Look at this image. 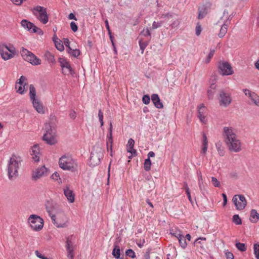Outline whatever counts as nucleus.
<instances>
[{
	"mask_svg": "<svg viewBox=\"0 0 259 259\" xmlns=\"http://www.w3.org/2000/svg\"><path fill=\"white\" fill-rule=\"evenodd\" d=\"M222 196H223V205L224 206H225L227 203V195L225 193H223L222 194Z\"/></svg>",
	"mask_w": 259,
	"mask_h": 259,
	"instance_id": "69168bd1",
	"label": "nucleus"
},
{
	"mask_svg": "<svg viewBox=\"0 0 259 259\" xmlns=\"http://www.w3.org/2000/svg\"><path fill=\"white\" fill-rule=\"evenodd\" d=\"M33 15L43 24H47L49 21V16L47 9L44 7L37 6L34 7L32 10Z\"/></svg>",
	"mask_w": 259,
	"mask_h": 259,
	"instance_id": "0eeeda50",
	"label": "nucleus"
},
{
	"mask_svg": "<svg viewBox=\"0 0 259 259\" xmlns=\"http://www.w3.org/2000/svg\"><path fill=\"white\" fill-rule=\"evenodd\" d=\"M60 167L64 170L74 171L77 170V164L76 161L69 155H64L59 160Z\"/></svg>",
	"mask_w": 259,
	"mask_h": 259,
	"instance_id": "20e7f679",
	"label": "nucleus"
},
{
	"mask_svg": "<svg viewBox=\"0 0 259 259\" xmlns=\"http://www.w3.org/2000/svg\"><path fill=\"white\" fill-rule=\"evenodd\" d=\"M20 54L22 58L32 65H38L41 63V60L36 57L33 53L22 47L20 50Z\"/></svg>",
	"mask_w": 259,
	"mask_h": 259,
	"instance_id": "6e6552de",
	"label": "nucleus"
},
{
	"mask_svg": "<svg viewBox=\"0 0 259 259\" xmlns=\"http://www.w3.org/2000/svg\"><path fill=\"white\" fill-rule=\"evenodd\" d=\"M55 45L56 48V49L60 51H62L64 49V47L63 46V44H62V41L59 39V40L55 41Z\"/></svg>",
	"mask_w": 259,
	"mask_h": 259,
	"instance_id": "e433bc0d",
	"label": "nucleus"
},
{
	"mask_svg": "<svg viewBox=\"0 0 259 259\" xmlns=\"http://www.w3.org/2000/svg\"><path fill=\"white\" fill-rule=\"evenodd\" d=\"M69 117L71 118V119H75L76 115V113L75 111H71L70 113H69Z\"/></svg>",
	"mask_w": 259,
	"mask_h": 259,
	"instance_id": "338daca9",
	"label": "nucleus"
},
{
	"mask_svg": "<svg viewBox=\"0 0 259 259\" xmlns=\"http://www.w3.org/2000/svg\"><path fill=\"white\" fill-rule=\"evenodd\" d=\"M142 101L145 104H148L150 102V98L149 96L148 95H144L142 98Z\"/></svg>",
	"mask_w": 259,
	"mask_h": 259,
	"instance_id": "3c124183",
	"label": "nucleus"
},
{
	"mask_svg": "<svg viewBox=\"0 0 259 259\" xmlns=\"http://www.w3.org/2000/svg\"><path fill=\"white\" fill-rule=\"evenodd\" d=\"M98 117H99L100 122L101 123V127H102L103 126V124H104V122H103L104 116H103V113L101 110H99Z\"/></svg>",
	"mask_w": 259,
	"mask_h": 259,
	"instance_id": "de8ad7c7",
	"label": "nucleus"
},
{
	"mask_svg": "<svg viewBox=\"0 0 259 259\" xmlns=\"http://www.w3.org/2000/svg\"><path fill=\"white\" fill-rule=\"evenodd\" d=\"M112 253L115 258L116 259L119 258L120 255V250L119 247L117 245H115Z\"/></svg>",
	"mask_w": 259,
	"mask_h": 259,
	"instance_id": "2f4dec72",
	"label": "nucleus"
},
{
	"mask_svg": "<svg viewBox=\"0 0 259 259\" xmlns=\"http://www.w3.org/2000/svg\"><path fill=\"white\" fill-rule=\"evenodd\" d=\"M44 57L49 63H54L55 62L54 56L51 52L47 51L44 54Z\"/></svg>",
	"mask_w": 259,
	"mask_h": 259,
	"instance_id": "c85d7f7f",
	"label": "nucleus"
},
{
	"mask_svg": "<svg viewBox=\"0 0 259 259\" xmlns=\"http://www.w3.org/2000/svg\"><path fill=\"white\" fill-rule=\"evenodd\" d=\"M198 117L200 119L201 122L205 123L207 121L205 114H198Z\"/></svg>",
	"mask_w": 259,
	"mask_h": 259,
	"instance_id": "4d7b16f0",
	"label": "nucleus"
},
{
	"mask_svg": "<svg viewBox=\"0 0 259 259\" xmlns=\"http://www.w3.org/2000/svg\"><path fill=\"white\" fill-rule=\"evenodd\" d=\"M67 252V256L69 259H73L74 258V254H73V247L66 248Z\"/></svg>",
	"mask_w": 259,
	"mask_h": 259,
	"instance_id": "79ce46f5",
	"label": "nucleus"
},
{
	"mask_svg": "<svg viewBox=\"0 0 259 259\" xmlns=\"http://www.w3.org/2000/svg\"><path fill=\"white\" fill-rule=\"evenodd\" d=\"M254 254L256 259H259V244L255 243L253 245Z\"/></svg>",
	"mask_w": 259,
	"mask_h": 259,
	"instance_id": "a19ab883",
	"label": "nucleus"
},
{
	"mask_svg": "<svg viewBox=\"0 0 259 259\" xmlns=\"http://www.w3.org/2000/svg\"><path fill=\"white\" fill-rule=\"evenodd\" d=\"M45 128V133L42 137L43 140L49 145H54L57 143L55 130L52 128L50 123H46Z\"/></svg>",
	"mask_w": 259,
	"mask_h": 259,
	"instance_id": "1a4fd4ad",
	"label": "nucleus"
},
{
	"mask_svg": "<svg viewBox=\"0 0 259 259\" xmlns=\"http://www.w3.org/2000/svg\"><path fill=\"white\" fill-rule=\"evenodd\" d=\"M219 101L221 106L227 107L231 103L232 99L229 93H226L223 90H222L219 92Z\"/></svg>",
	"mask_w": 259,
	"mask_h": 259,
	"instance_id": "f8f14e48",
	"label": "nucleus"
},
{
	"mask_svg": "<svg viewBox=\"0 0 259 259\" xmlns=\"http://www.w3.org/2000/svg\"><path fill=\"white\" fill-rule=\"evenodd\" d=\"M225 256L227 259H234L233 254L228 250L225 251Z\"/></svg>",
	"mask_w": 259,
	"mask_h": 259,
	"instance_id": "13d9d810",
	"label": "nucleus"
},
{
	"mask_svg": "<svg viewBox=\"0 0 259 259\" xmlns=\"http://www.w3.org/2000/svg\"><path fill=\"white\" fill-rule=\"evenodd\" d=\"M215 147L219 155L223 156L225 155V152L224 147L222 146V143L221 142H217L215 144Z\"/></svg>",
	"mask_w": 259,
	"mask_h": 259,
	"instance_id": "c756f323",
	"label": "nucleus"
},
{
	"mask_svg": "<svg viewBox=\"0 0 259 259\" xmlns=\"http://www.w3.org/2000/svg\"><path fill=\"white\" fill-rule=\"evenodd\" d=\"M125 254L131 258H135L136 257L135 253L132 249H127L125 251Z\"/></svg>",
	"mask_w": 259,
	"mask_h": 259,
	"instance_id": "a18cd8bd",
	"label": "nucleus"
},
{
	"mask_svg": "<svg viewBox=\"0 0 259 259\" xmlns=\"http://www.w3.org/2000/svg\"><path fill=\"white\" fill-rule=\"evenodd\" d=\"M134 140L133 139L130 138L128 141L126 146L127 151L133 155H137V151L134 149Z\"/></svg>",
	"mask_w": 259,
	"mask_h": 259,
	"instance_id": "a878e982",
	"label": "nucleus"
},
{
	"mask_svg": "<svg viewBox=\"0 0 259 259\" xmlns=\"http://www.w3.org/2000/svg\"><path fill=\"white\" fill-rule=\"evenodd\" d=\"M233 222L236 225H241L242 221L238 214H235L233 216Z\"/></svg>",
	"mask_w": 259,
	"mask_h": 259,
	"instance_id": "ea45409f",
	"label": "nucleus"
},
{
	"mask_svg": "<svg viewBox=\"0 0 259 259\" xmlns=\"http://www.w3.org/2000/svg\"><path fill=\"white\" fill-rule=\"evenodd\" d=\"M214 52H215L214 50H210V51L209 54L208 55V56L205 60L206 63H208L210 62V60H211V59L212 58L213 56L214 55Z\"/></svg>",
	"mask_w": 259,
	"mask_h": 259,
	"instance_id": "09e8293b",
	"label": "nucleus"
},
{
	"mask_svg": "<svg viewBox=\"0 0 259 259\" xmlns=\"http://www.w3.org/2000/svg\"><path fill=\"white\" fill-rule=\"evenodd\" d=\"M206 108L203 104H201L198 107V114H205Z\"/></svg>",
	"mask_w": 259,
	"mask_h": 259,
	"instance_id": "37998d69",
	"label": "nucleus"
},
{
	"mask_svg": "<svg viewBox=\"0 0 259 259\" xmlns=\"http://www.w3.org/2000/svg\"><path fill=\"white\" fill-rule=\"evenodd\" d=\"M224 136L228 149L232 152H238L241 150V143L237 138L235 130L231 126L223 128Z\"/></svg>",
	"mask_w": 259,
	"mask_h": 259,
	"instance_id": "f257e3e1",
	"label": "nucleus"
},
{
	"mask_svg": "<svg viewBox=\"0 0 259 259\" xmlns=\"http://www.w3.org/2000/svg\"><path fill=\"white\" fill-rule=\"evenodd\" d=\"M179 24H180V22L178 19H177L175 21H174V22L171 24V26L172 28H175V27H178L179 25Z\"/></svg>",
	"mask_w": 259,
	"mask_h": 259,
	"instance_id": "0e129e2a",
	"label": "nucleus"
},
{
	"mask_svg": "<svg viewBox=\"0 0 259 259\" xmlns=\"http://www.w3.org/2000/svg\"><path fill=\"white\" fill-rule=\"evenodd\" d=\"M202 31L201 26L199 23H197L196 26L195 33L197 36H199Z\"/></svg>",
	"mask_w": 259,
	"mask_h": 259,
	"instance_id": "6e6d98bb",
	"label": "nucleus"
},
{
	"mask_svg": "<svg viewBox=\"0 0 259 259\" xmlns=\"http://www.w3.org/2000/svg\"><path fill=\"white\" fill-rule=\"evenodd\" d=\"M197 174L198 176V181L199 190L201 191V192L203 194V195H204L205 192H206V189L203 184L202 174L200 171H197Z\"/></svg>",
	"mask_w": 259,
	"mask_h": 259,
	"instance_id": "b1692460",
	"label": "nucleus"
},
{
	"mask_svg": "<svg viewBox=\"0 0 259 259\" xmlns=\"http://www.w3.org/2000/svg\"><path fill=\"white\" fill-rule=\"evenodd\" d=\"M243 92L253 104L259 107V96L256 93L247 89H243Z\"/></svg>",
	"mask_w": 259,
	"mask_h": 259,
	"instance_id": "a211bd4d",
	"label": "nucleus"
},
{
	"mask_svg": "<svg viewBox=\"0 0 259 259\" xmlns=\"http://www.w3.org/2000/svg\"><path fill=\"white\" fill-rule=\"evenodd\" d=\"M199 13L198 15V18L199 19H203L207 14V10L205 7H202L199 9Z\"/></svg>",
	"mask_w": 259,
	"mask_h": 259,
	"instance_id": "473e14b6",
	"label": "nucleus"
},
{
	"mask_svg": "<svg viewBox=\"0 0 259 259\" xmlns=\"http://www.w3.org/2000/svg\"><path fill=\"white\" fill-rule=\"evenodd\" d=\"M48 212L53 224L57 228H63L68 226L69 218L64 212H58L56 214H53L50 211Z\"/></svg>",
	"mask_w": 259,
	"mask_h": 259,
	"instance_id": "7ed1b4c3",
	"label": "nucleus"
},
{
	"mask_svg": "<svg viewBox=\"0 0 259 259\" xmlns=\"http://www.w3.org/2000/svg\"><path fill=\"white\" fill-rule=\"evenodd\" d=\"M107 146L108 148V147H110L111 150H112V144H113V137H112V123H110V127L109 129V134L107 136Z\"/></svg>",
	"mask_w": 259,
	"mask_h": 259,
	"instance_id": "393cba45",
	"label": "nucleus"
},
{
	"mask_svg": "<svg viewBox=\"0 0 259 259\" xmlns=\"http://www.w3.org/2000/svg\"><path fill=\"white\" fill-rule=\"evenodd\" d=\"M219 69L220 73L222 75H230L234 73L231 65L227 62H222L219 63Z\"/></svg>",
	"mask_w": 259,
	"mask_h": 259,
	"instance_id": "2eb2a0df",
	"label": "nucleus"
},
{
	"mask_svg": "<svg viewBox=\"0 0 259 259\" xmlns=\"http://www.w3.org/2000/svg\"><path fill=\"white\" fill-rule=\"evenodd\" d=\"M170 234L176 237L177 239L179 238L183 234L180 230L171 229L170 230Z\"/></svg>",
	"mask_w": 259,
	"mask_h": 259,
	"instance_id": "4c0bfd02",
	"label": "nucleus"
},
{
	"mask_svg": "<svg viewBox=\"0 0 259 259\" xmlns=\"http://www.w3.org/2000/svg\"><path fill=\"white\" fill-rule=\"evenodd\" d=\"M151 161L150 158H147L145 160L144 167L146 171H149L151 169Z\"/></svg>",
	"mask_w": 259,
	"mask_h": 259,
	"instance_id": "c9c22d12",
	"label": "nucleus"
},
{
	"mask_svg": "<svg viewBox=\"0 0 259 259\" xmlns=\"http://www.w3.org/2000/svg\"><path fill=\"white\" fill-rule=\"evenodd\" d=\"M151 100L154 106L158 109L163 108V105L160 102L159 97L157 94H153L151 96Z\"/></svg>",
	"mask_w": 259,
	"mask_h": 259,
	"instance_id": "5701e85b",
	"label": "nucleus"
},
{
	"mask_svg": "<svg viewBox=\"0 0 259 259\" xmlns=\"http://www.w3.org/2000/svg\"><path fill=\"white\" fill-rule=\"evenodd\" d=\"M208 149V140L207 137L205 134H202V146L201 154V155L204 156L206 155Z\"/></svg>",
	"mask_w": 259,
	"mask_h": 259,
	"instance_id": "412c9836",
	"label": "nucleus"
},
{
	"mask_svg": "<svg viewBox=\"0 0 259 259\" xmlns=\"http://www.w3.org/2000/svg\"><path fill=\"white\" fill-rule=\"evenodd\" d=\"M64 194L69 202L73 203L74 201V194L68 187L64 189Z\"/></svg>",
	"mask_w": 259,
	"mask_h": 259,
	"instance_id": "4be33fe9",
	"label": "nucleus"
},
{
	"mask_svg": "<svg viewBox=\"0 0 259 259\" xmlns=\"http://www.w3.org/2000/svg\"><path fill=\"white\" fill-rule=\"evenodd\" d=\"M70 27L71 30L74 32H76L78 29L77 25L74 22H71L70 23Z\"/></svg>",
	"mask_w": 259,
	"mask_h": 259,
	"instance_id": "bf43d9fd",
	"label": "nucleus"
},
{
	"mask_svg": "<svg viewBox=\"0 0 259 259\" xmlns=\"http://www.w3.org/2000/svg\"><path fill=\"white\" fill-rule=\"evenodd\" d=\"M232 201L237 210H241L245 208L247 205L245 197L242 195H235L232 199Z\"/></svg>",
	"mask_w": 259,
	"mask_h": 259,
	"instance_id": "9b49d317",
	"label": "nucleus"
},
{
	"mask_svg": "<svg viewBox=\"0 0 259 259\" xmlns=\"http://www.w3.org/2000/svg\"><path fill=\"white\" fill-rule=\"evenodd\" d=\"M162 24V22L154 21L152 23V28L153 29H157V28L160 27L161 26Z\"/></svg>",
	"mask_w": 259,
	"mask_h": 259,
	"instance_id": "5fc2aeb1",
	"label": "nucleus"
},
{
	"mask_svg": "<svg viewBox=\"0 0 259 259\" xmlns=\"http://www.w3.org/2000/svg\"><path fill=\"white\" fill-rule=\"evenodd\" d=\"M141 34L144 36H151V33L148 28L144 29L141 32Z\"/></svg>",
	"mask_w": 259,
	"mask_h": 259,
	"instance_id": "864d4df0",
	"label": "nucleus"
},
{
	"mask_svg": "<svg viewBox=\"0 0 259 259\" xmlns=\"http://www.w3.org/2000/svg\"><path fill=\"white\" fill-rule=\"evenodd\" d=\"M178 239L179 240L180 246L183 248H185L187 246V243L186 240V238H185V236L183 235V234Z\"/></svg>",
	"mask_w": 259,
	"mask_h": 259,
	"instance_id": "f704fd0d",
	"label": "nucleus"
},
{
	"mask_svg": "<svg viewBox=\"0 0 259 259\" xmlns=\"http://www.w3.org/2000/svg\"><path fill=\"white\" fill-rule=\"evenodd\" d=\"M35 254L36 255L41 258V259H48L47 257H45L44 255H43L40 252H39L38 250H36L35 251Z\"/></svg>",
	"mask_w": 259,
	"mask_h": 259,
	"instance_id": "680f3d73",
	"label": "nucleus"
},
{
	"mask_svg": "<svg viewBox=\"0 0 259 259\" xmlns=\"http://www.w3.org/2000/svg\"><path fill=\"white\" fill-rule=\"evenodd\" d=\"M29 96L31 101L36 99V90L33 85L30 84L29 85Z\"/></svg>",
	"mask_w": 259,
	"mask_h": 259,
	"instance_id": "7c9ffc66",
	"label": "nucleus"
},
{
	"mask_svg": "<svg viewBox=\"0 0 259 259\" xmlns=\"http://www.w3.org/2000/svg\"><path fill=\"white\" fill-rule=\"evenodd\" d=\"M236 247L241 251H245L246 250V246L244 243L237 242L236 243Z\"/></svg>",
	"mask_w": 259,
	"mask_h": 259,
	"instance_id": "58836bf2",
	"label": "nucleus"
},
{
	"mask_svg": "<svg viewBox=\"0 0 259 259\" xmlns=\"http://www.w3.org/2000/svg\"><path fill=\"white\" fill-rule=\"evenodd\" d=\"M64 44L65 46L67 48L66 50H67V49H69V48H70V41H69L68 38H64Z\"/></svg>",
	"mask_w": 259,
	"mask_h": 259,
	"instance_id": "e2e57ef3",
	"label": "nucleus"
},
{
	"mask_svg": "<svg viewBox=\"0 0 259 259\" xmlns=\"http://www.w3.org/2000/svg\"><path fill=\"white\" fill-rule=\"evenodd\" d=\"M211 182L213 185L215 187H219L220 186V183L215 177H211Z\"/></svg>",
	"mask_w": 259,
	"mask_h": 259,
	"instance_id": "603ef678",
	"label": "nucleus"
},
{
	"mask_svg": "<svg viewBox=\"0 0 259 259\" xmlns=\"http://www.w3.org/2000/svg\"><path fill=\"white\" fill-rule=\"evenodd\" d=\"M52 178L55 181H57L59 183L61 182V179L60 178L58 172H55L52 175Z\"/></svg>",
	"mask_w": 259,
	"mask_h": 259,
	"instance_id": "49530a36",
	"label": "nucleus"
},
{
	"mask_svg": "<svg viewBox=\"0 0 259 259\" xmlns=\"http://www.w3.org/2000/svg\"><path fill=\"white\" fill-rule=\"evenodd\" d=\"M214 94V91L211 90H208L207 91V95L209 99H211L213 98V97Z\"/></svg>",
	"mask_w": 259,
	"mask_h": 259,
	"instance_id": "052dcab7",
	"label": "nucleus"
},
{
	"mask_svg": "<svg viewBox=\"0 0 259 259\" xmlns=\"http://www.w3.org/2000/svg\"><path fill=\"white\" fill-rule=\"evenodd\" d=\"M31 228L35 231L41 230L44 225L42 218L36 214H31L27 220Z\"/></svg>",
	"mask_w": 259,
	"mask_h": 259,
	"instance_id": "9d476101",
	"label": "nucleus"
},
{
	"mask_svg": "<svg viewBox=\"0 0 259 259\" xmlns=\"http://www.w3.org/2000/svg\"><path fill=\"white\" fill-rule=\"evenodd\" d=\"M21 25L25 29L31 32L35 33L37 31V30H39L33 23L26 19H23L21 21Z\"/></svg>",
	"mask_w": 259,
	"mask_h": 259,
	"instance_id": "6ab92c4d",
	"label": "nucleus"
},
{
	"mask_svg": "<svg viewBox=\"0 0 259 259\" xmlns=\"http://www.w3.org/2000/svg\"><path fill=\"white\" fill-rule=\"evenodd\" d=\"M47 175V168L44 165L38 167L33 172L32 174V179L34 181H37L42 177Z\"/></svg>",
	"mask_w": 259,
	"mask_h": 259,
	"instance_id": "f3484780",
	"label": "nucleus"
},
{
	"mask_svg": "<svg viewBox=\"0 0 259 259\" xmlns=\"http://www.w3.org/2000/svg\"><path fill=\"white\" fill-rule=\"evenodd\" d=\"M71 237H68L66 239V246L67 247H73V243L71 241Z\"/></svg>",
	"mask_w": 259,
	"mask_h": 259,
	"instance_id": "8fccbe9b",
	"label": "nucleus"
},
{
	"mask_svg": "<svg viewBox=\"0 0 259 259\" xmlns=\"http://www.w3.org/2000/svg\"><path fill=\"white\" fill-rule=\"evenodd\" d=\"M16 53V49L12 45L2 44L0 45V54L4 60H8L13 58Z\"/></svg>",
	"mask_w": 259,
	"mask_h": 259,
	"instance_id": "423d86ee",
	"label": "nucleus"
},
{
	"mask_svg": "<svg viewBox=\"0 0 259 259\" xmlns=\"http://www.w3.org/2000/svg\"><path fill=\"white\" fill-rule=\"evenodd\" d=\"M21 161V157L15 155L10 158L8 165V175L10 180L15 179L18 177V169Z\"/></svg>",
	"mask_w": 259,
	"mask_h": 259,
	"instance_id": "f03ea898",
	"label": "nucleus"
},
{
	"mask_svg": "<svg viewBox=\"0 0 259 259\" xmlns=\"http://www.w3.org/2000/svg\"><path fill=\"white\" fill-rule=\"evenodd\" d=\"M139 43L140 49L142 50V53H143L145 49L148 45V43L146 42H143L141 39L139 40Z\"/></svg>",
	"mask_w": 259,
	"mask_h": 259,
	"instance_id": "c03bdc74",
	"label": "nucleus"
},
{
	"mask_svg": "<svg viewBox=\"0 0 259 259\" xmlns=\"http://www.w3.org/2000/svg\"><path fill=\"white\" fill-rule=\"evenodd\" d=\"M67 51L70 55L75 58L80 55V51L78 49H72L71 48H69Z\"/></svg>",
	"mask_w": 259,
	"mask_h": 259,
	"instance_id": "72a5a7b5",
	"label": "nucleus"
},
{
	"mask_svg": "<svg viewBox=\"0 0 259 259\" xmlns=\"http://www.w3.org/2000/svg\"><path fill=\"white\" fill-rule=\"evenodd\" d=\"M26 80V77L22 75L16 83L15 89L17 92L20 94H23L26 90L25 86L27 85Z\"/></svg>",
	"mask_w": 259,
	"mask_h": 259,
	"instance_id": "dca6fc26",
	"label": "nucleus"
},
{
	"mask_svg": "<svg viewBox=\"0 0 259 259\" xmlns=\"http://www.w3.org/2000/svg\"><path fill=\"white\" fill-rule=\"evenodd\" d=\"M250 221L252 223H256L259 220V213L255 209H252L250 212Z\"/></svg>",
	"mask_w": 259,
	"mask_h": 259,
	"instance_id": "cd10ccee",
	"label": "nucleus"
},
{
	"mask_svg": "<svg viewBox=\"0 0 259 259\" xmlns=\"http://www.w3.org/2000/svg\"><path fill=\"white\" fill-rule=\"evenodd\" d=\"M59 62L60 63V66L62 70V73L66 75H73L74 72L71 68L69 63L64 58H60Z\"/></svg>",
	"mask_w": 259,
	"mask_h": 259,
	"instance_id": "4468645a",
	"label": "nucleus"
},
{
	"mask_svg": "<svg viewBox=\"0 0 259 259\" xmlns=\"http://www.w3.org/2000/svg\"><path fill=\"white\" fill-rule=\"evenodd\" d=\"M103 157L102 150L100 149L98 152L93 151L91 153L89 164L91 166L94 167L100 164L101 159Z\"/></svg>",
	"mask_w": 259,
	"mask_h": 259,
	"instance_id": "ddd939ff",
	"label": "nucleus"
},
{
	"mask_svg": "<svg viewBox=\"0 0 259 259\" xmlns=\"http://www.w3.org/2000/svg\"><path fill=\"white\" fill-rule=\"evenodd\" d=\"M186 194H187V195L188 196V198L189 200L190 201H191V197L190 189H189V188H187V191H186Z\"/></svg>",
	"mask_w": 259,
	"mask_h": 259,
	"instance_id": "774afa93",
	"label": "nucleus"
},
{
	"mask_svg": "<svg viewBox=\"0 0 259 259\" xmlns=\"http://www.w3.org/2000/svg\"><path fill=\"white\" fill-rule=\"evenodd\" d=\"M30 153L34 161L38 162L39 161L40 151L38 146L35 145L32 147Z\"/></svg>",
	"mask_w": 259,
	"mask_h": 259,
	"instance_id": "aec40b11",
	"label": "nucleus"
},
{
	"mask_svg": "<svg viewBox=\"0 0 259 259\" xmlns=\"http://www.w3.org/2000/svg\"><path fill=\"white\" fill-rule=\"evenodd\" d=\"M233 16L229 15L228 11L224 10L223 15L220 20L218 22V24L222 25L221 28L219 33V36L220 38L223 37L228 31V27L230 24L231 20Z\"/></svg>",
	"mask_w": 259,
	"mask_h": 259,
	"instance_id": "39448f33",
	"label": "nucleus"
},
{
	"mask_svg": "<svg viewBox=\"0 0 259 259\" xmlns=\"http://www.w3.org/2000/svg\"><path fill=\"white\" fill-rule=\"evenodd\" d=\"M31 101L34 108L35 109L37 112H38L39 113H43V106L42 104L39 102V101L37 99H36Z\"/></svg>",
	"mask_w": 259,
	"mask_h": 259,
	"instance_id": "bb28decb",
	"label": "nucleus"
}]
</instances>
